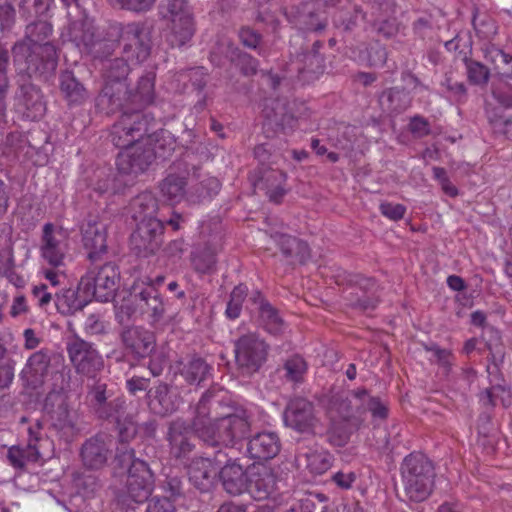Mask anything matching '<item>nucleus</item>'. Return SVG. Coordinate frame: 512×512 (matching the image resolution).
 <instances>
[{"instance_id":"64","label":"nucleus","mask_w":512,"mask_h":512,"mask_svg":"<svg viewBox=\"0 0 512 512\" xmlns=\"http://www.w3.org/2000/svg\"><path fill=\"white\" fill-rule=\"evenodd\" d=\"M238 36L241 43L249 49H256L262 40V35L248 26L241 27Z\"/></svg>"},{"instance_id":"18","label":"nucleus","mask_w":512,"mask_h":512,"mask_svg":"<svg viewBox=\"0 0 512 512\" xmlns=\"http://www.w3.org/2000/svg\"><path fill=\"white\" fill-rule=\"evenodd\" d=\"M288 20L299 30L320 34L328 26L327 16L315 2H302L287 13Z\"/></svg>"},{"instance_id":"9","label":"nucleus","mask_w":512,"mask_h":512,"mask_svg":"<svg viewBox=\"0 0 512 512\" xmlns=\"http://www.w3.org/2000/svg\"><path fill=\"white\" fill-rule=\"evenodd\" d=\"M85 387L86 402L99 419L110 420L125 408L126 401L121 397H113L114 392L108 387L106 378L100 375L87 378Z\"/></svg>"},{"instance_id":"39","label":"nucleus","mask_w":512,"mask_h":512,"mask_svg":"<svg viewBox=\"0 0 512 512\" xmlns=\"http://www.w3.org/2000/svg\"><path fill=\"white\" fill-rule=\"evenodd\" d=\"M361 420L333 418L326 432L327 441L335 447L345 446L351 435L358 430Z\"/></svg>"},{"instance_id":"19","label":"nucleus","mask_w":512,"mask_h":512,"mask_svg":"<svg viewBox=\"0 0 512 512\" xmlns=\"http://www.w3.org/2000/svg\"><path fill=\"white\" fill-rule=\"evenodd\" d=\"M323 47L324 43L316 40L310 47L303 48L296 54L293 65L302 81L309 83L324 73L325 57L320 53Z\"/></svg>"},{"instance_id":"48","label":"nucleus","mask_w":512,"mask_h":512,"mask_svg":"<svg viewBox=\"0 0 512 512\" xmlns=\"http://www.w3.org/2000/svg\"><path fill=\"white\" fill-rule=\"evenodd\" d=\"M116 422V428L118 431L119 441L121 447L117 449L129 448L126 443L130 442L138 433V425L132 414H126V407L123 408L122 412L118 415H113L112 418ZM118 450H116L117 452Z\"/></svg>"},{"instance_id":"56","label":"nucleus","mask_w":512,"mask_h":512,"mask_svg":"<svg viewBox=\"0 0 512 512\" xmlns=\"http://www.w3.org/2000/svg\"><path fill=\"white\" fill-rule=\"evenodd\" d=\"M364 17L362 9L358 6H354L349 9L341 10L334 16V24L338 28H342L344 31L353 30L360 18Z\"/></svg>"},{"instance_id":"47","label":"nucleus","mask_w":512,"mask_h":512,"mask_svg":"<svg viewBox=\"0 0 512 512\" xmlns=\"http://www.w3.org/2000/svg\"><path fill=\"white\" fill-rule=\"evenodd\" d=\"M147 138L150 139V145L153 144V147H151L154 158L156 156L166 159L168 158L176 147V142L172 134L165 129H158L155 128L151 131L150 136Z\"/></svg>"},{"instance_id":"53","label":"nucleus","mask_w":512,"mask_h":512,"mask_svg":"<svg viewBox=\"0 0 512 512\" xmlns=\"http://www.w3.org/2000/svg\"><path fill=\"white\" fill-rule=\"evenodd\" d=\"M191 262L197 272L210 273L216 266V252L210 246H205L192 254Z\"/></svg>"},{"instance_id":"62","label":"nucleus","mask_w":512,"mask_h":512,"mask_svg":"<svg viewBox=\"0 0 512 512\" xmlns=\"http://www.w3.org/2000/svg\"><path fill=\"white\" fill-rule=\"evenodd\" d=\"M162 489L166 494L165 497H168L171 501H175L183 496L182 481L177 476H166V479L162 483Z\"/></svg>"},{"instance_id":"25","label":"nucleus","mask_w":512,"mask_h":512,"mask_svg":"<svg viewBox=\"0 0 512 512\" xmlns=\"http://www.w3.org/2000/svg\"><path fill=\"white\" fill-rule=\"evenodd\" d=\"M192 428L183 419H176L169 423L166 441L168 442L169 453L176 459L188 458L195 449L192 441Z\"/></svg>"},{"instance_id":"49","label":"nucleus","mask_w":512,"mask_h":512,"mask_svg":"<svg viewBox=\"0 0 512 512\" xmlns=\"http://www.w3.org/2000/svg\"><path fill=\"white\" fill-rule=\"evenodd\" d=\"M230 51V63L231 65L239 70V72L246 76H253L257 73L259 68V61L251 56L250 54L238 49L228 46Z\"/></svg>"},{"instance_id":"8","label":"nucleus","mask_w":512,"mask_h":512,"mask_svg":"<svg viewBox=\"0 0 512 512\" xmlns=\"http://www.w3.org/2000/svg\"><path fill=\"white\" fill-rule=\"evenodd\" d=\"M159 14L170 20L171 32L167 37L172 47L186 44L195 32L192 9L187 0H163L159 5Z\"/></svg>"},{"instance_id":"42","label":"nucleus","mask_w":512,"mask_h":512,"mask_svg":"<svg viewBox=\"0 0 512 512\" xmlns=\"http://www.w3.org/2000/svg\"><path fill=\"white\" fill-rule=\"evenodd\" d=\"M59 82L60 91L69 105H80L86 100L87 91L73 72L63 71L59 76Z\"/></svg>"},{"instance_id":"52","label":"nucleus","mask_w":512,"mask_h":512,"mask_svg":"<svg viewBox=\"0 0 512 512\" xmlns=\"http://www.w3.org/2000/svg\"><path fill=\"white\" fill-rule=\"evenodd\" d=\"M468 81L477 86L486 85L490 78V70L483 63L469 57H464Z\"/></svg>"},{"instance_id":"16","label":"nucleus","mask_w":512,"mask_h":512,"mask_svg":"<svg viewBox=\"0 0 512 512\" xmlns=\"http://www.w3.org/2000/svg\"><path fill=\"white\" fill-rule=\"evenodd\" d=\"M189 166L195 169L191 163V154L186 152L184 159L173 162L169 168V173L160 182L159 189L161 195L171 203H179L186 194L187 177L189 175Z\"/></svg>"},{"instance_id":"54","label":"nucleus","mask_w":512,"mask_h":512,"mask_svg":"<svg viewBox=\"0 0 512 512\" xmlns=\"http://www.w3.org/2000/svg\"><path fill=\"white\" fill-rule=\"evenodd\" d=\"M53 32L51 23L47 21H35L26 26L25 38L28 43H45Z\"/></svg>"},{"instance_id":"29","label":"nucleus","mask_w":512,"mask_h":512,"mask_svg":"<svg viewBox=\"0 0 512 512\" xmlns=\"http://www.w3.org/2000/svg\"><path fill=\"white\" fill-rule=\"evenodd\" d=\"M51 358L47 349L34 352L21 371V379L31 389L40 388L48 375Z\"/></svg>"},{"instance_id":"22","label":"nucleus","mask_w":512,"mask_h":512,"mask_svg":"<svg viewBox=\"0 0 512 512\" xmlns=\"http://www.w3.org/2000/svg\"><path fill=\"white\" fill-rule=\"evenodd\" d=\"M283 418L287 427L302 433L312 432L317 423L313 403L301 397L289 401Z\"/></svg>"},{"instance_id":"14","label":"nucleus","mask_w":512,"mask_h":512,"mask_svg":"<svg viewBox=\"0 0 512 512\" xmlns=\"http://www.w3.org/2000/svg\"><path fill=\"white\" fill-rule=\"evenodd\" d=\"M235 361L246 373L257 372L267 360L269 346L255 334H246L235 342Z\"/></svg>"},{"instance_id":"34","label":"nucleus","mask_w":512,"mask_h":512,"mask_svg":"<svg viewBox=\"0 0 512 512\" xmlns=\"http://www.w3.org/2000/svg\"><path fill=\"white\" fill-rule=\"evenodd\" d=\"M92 299L81 285V280L76 288L61 289L54 293V304L59 313L68 316L82 310Z\"/></svg>"},{"instance_id":"5","label":"nucleus","mask_w":512,"mask_h":512,"mask_svg":"<svg viewBox=\"0 0 512 512\" xmlns=\"http://www.w3.org/2000/svg\"><path fill=\"white\" fill-rule=\"evenodd\" d=\"M148 105L137 106L133 103H126L118 111L122 114L118 121L112 126L110 140L114 146L124 148L141 141L144 137L150 136L151 131L156 127L155 118L143 109Z\"/></svg>"},{"instance_id":"2","label":"nucleus","mask_w":512,"mask_h":512,"mask_svg":"<svg viewBox=\"0 0 512 512\" xmlns=\"http://www.w3.org/2000/svg\"><path fill=\"white\" fill-rule=\"evenodd\" d=\"M115 459L120 466L128 469L126 489L116 496V506L125 512H135L136 506L145 503L151 496L154 474L146 461L135 457L132 448L118 449Z\"/></svg>"},{"instance_id":"50","label":"nucleus","mask_w":512,"mask_h":512,"mask_svg":"<svg viewBox=\"0 0 512 512\" xmlns=\"http://www.w3.org/2000/svg\"><path fill=\"white\" fill-rule=\"evenodd\" d=\"M353 397L343 394H335L330 398L329 407L331 411H335L339 418L346 420H361L357 415Z\"/></svg>"},{"instance_id":"46","label":"nucleus","mask_w":512,"mask_h":512,"mask_svg":"<svg viewBox=\"0 0 512 512\" xmlns=\"http://www.w3.org/2000/svg\"><path fill=\"white\" fill-rule=\"evenodd\" d=\"M276 478L270 470L259 472L254 479L249 480L247 491L257 499L262 500L268 498L275 490Z\"/></svg>"},{"instance_id":"57","label":"nucleus","mask_w":512,"mask_h":512,"mask_svg":"<svg viewBox=\"0 0 512 512\" xmlns=\"http://www.w3.org/2000/svg\"><path fill=\"white\" fill-rule=\"evenodd\" d=\"M114 9L125 10L133 13H146L150 11L157 0H106Z\"/></svg>"},{"instance_id":"6","label":"nucleus","mask_w":512,"mask_h":512,"mask_svg":"<svg viewBox=\"0 0 512 512\" xmlns=\"http://www.w3.org/2000/svg\"><path fill=\"white\" fill-rule=\"evenodd\" d=\"M120 271L115 261H91L86 274L81 277V285L88 294L100 302L114 298L119 288Z\"/></svg>"},{"instance_id":"12","label":"nucleus","mask_w":512,"mask_h":512,"mask_svg":"<svg viewBox=\"0 0 512 512\" xmlns=\"http://www.w3.org/2000/svg\"><path fill=\"white\" fill-rule=\"evenodd\" d=\"M253 415L237 402L226 403V450L242 453L251 434Z\"/></svg>"},{"instance_id":"32","label":"nucleus","mask_w":512,"mask_h":512,"mask_svg":"<svg viewBox=\"0 0 512 512\" xmlns=\"http://www.w3.org/2000/svg\"><path fill=\"white\" fill-rule=\"evenodd\" d=\"M147 405L150 411L159 416H167L178 408L176 396L171 391V386L165 382H157L146 393Z\"/></svg>"},{"instance_id":"23","label":"nucleus","mask_w":512,"mask_h":512,"mask_svg":"<svg viewBox=\"0 0 512 512\" xmlns=\"http://www.w3.org/2000/svg\"><path fill=\"white\" fill-rule=\"evenodd\" d=\"M250 466L245 453H236V450L226 451V493L241 495L248 489V476L246 469Z\"/></svg>"},{"instance_id":"45","label":"nucleus","mask_w":512,"mask_h":512,"mask_svg":"<svg viewBox=\"0 0 512 512\" xmlns=\"http://www.w3.org/2000/svg\"><path fill=\"white\" fill-rule=\"evenodd\" d=\"M69 38L78 47H84L90 50L96 42L95 28L93 24L86 20H76L70 24Z\"/></svg>"},{"instance_id":"20","label":"nucleus","mask_w":512,"mask_h":512,"mask_svg":"<svg viewBox=\"0 0 512 512\" xmlns=\"http://www.w3.org/2000/svg\"><path fill=\"white\" fill-rule=\"evenodd\" d=\"M286 179V173L279 167L254 170L250 176L254 188L264 191L269 201L275 204H280L287 193Z\"/></svg>"},{"instance_id":"30","label":"nucleus","mask_w":512,"mask_h":512,"mask_svg":"<svg viewBox=\"0 0 512 512\" xmlns=\"http://www.w3.org/2000/svg\"><path fill=\"white\" fill-rule=\"evenodd\" d=\"M82 241L88 250L90 261L104 260L107 254L105 225L95 220H89L83 224Z\"/></svg>"},{"instance_id":"37","label":"nucleus","mask_w":512,"mask_h":512,"mask_svg":"<svg viewBox=\"0 0 512 512\" xmlns=\"http://www.w3.org/2000/svg\"><path fill=\"white\" fill-rule=\"evenodd\" d=\"M350 396L353 397L359 417L366 412H370L374 419L384 420L388 417L387 405L379 397L371 396L367 389L351 390Z\"/></svg>"},{"instance_id":"15","label":"nucleus","mask_w":512,"mask_h":512,"mask_svg":"<svg viewBox=\"0 0 512 512\" xmlns=\"http://www.w3.org/2000/svg\"><path fill=\"white\" fill-rule=\"evenodd\" d=\"M164 225L161 220H149L137 223L131 234L132 250L140 257L154 255L163 244Z\"/></svg>"},{"instance_id":"60","label":"nucleus","mask_w":512,"mask_h":512,"mask_svg":"<svg viewBox=\"0 0 512 512\" xmlns=\"http://www.w3.org/2000/svg\"><path fill=\"white\" fill-rule=\"evenodd\" d=\"M402 24L396 17H387L376 20L373 23V30L385 39L395 37L401 30Z\"/></svg>"},{"instance_id":"33","label":"nucleus","mask_w":512,"mask_h":512,"mask_svg":"<svg viewBox=\"0 0 512 512\" xmlns=\"http://www.w3.org/2000/svg\"><path fill=\"white\" fill-rule=\"evenodd\" d=\"M271 238L290 264H305L310 259V247L306 241L281 232L271 234Z\"/></svg>"},{"instance_id":"3","label":"nucleus","mask_w":512,"mask_h":512,"mask_svg":"<svg viewBox=\"0 0 512 512\" xmlns=\"http://www.w3.org/2000/svg\"><path fill=\"white\" fill-rule=\"evenodd\" d=\"M402 496L403 501L420 503L429 498L435 486V468L433 462L421 452H412L407 455L401 465Z\"/></svg>"},{"instance_id":"59","label":"nucleus","mask_w":512,"mask_h":512,"mask_svg":"<svg viewBox=\"0 0 512 512\" xmlns=\"http://www.w3.org/2000/svg\"><path fill=\"white\" fill-rule=\"evenodd\" d=\"M472 25L476 34L482 39H491L497 34V26L495 21L489 16L479 19L477 9L473 14Z\"/></svg>"},{"instance_id":"41","label":"nucleus","mask_w":512,"mask_h":512,"mask_svg":"<svg viewBox=\"0 0 512 512\" xmlns=\"http://www.w3.org/2000/svg\"><path fill=\"white\" fill-rule=\"evenodd\" d=\"M139 300L138 306L144 312H150L154 322L160 321L165 313V306L158 290L149 285L134 295Z\"/></svg>"},{"instance_id":"61","label":"nucleus","mask_w":512,"mask_h":512,"mask_svg":"<svg viewBox=\"0 0 512 512\" xmlns=\"http://www.w3.org/2000/svg\"><path fill=\"white\" fill-rule=\"evenodd\" d=\"M286 378L295 382L302 380L307 369V364L300 356H295L286 361L284 364Z\"/></svg>"},{"instance_id":"1","label":"nucleus","mask_w":512,"mask_h":512,"mask_svg":"<svg viewBox=\"0 0 512 512\" xmlns=\"http://www.w3.org/2000/svg\"><path fill=\"white\" fill-rule=\"evenodd\" d=\"M127 57L107 59L103 64L102 75L104 85L95 99V107L98 111L110 115L117 112L126 103L137 106L150 105L154 101L155 73L148 71L138 80L135 90L127 85V77L130 66Z\"/></svg>"},{"instance_id":"10","label":"nucleus","mask_w":512,"mask_h":512,"mask_svg":"<svg viewBox=\"0 0 512 512\" xmlns=\"http://www.w3.org/2000/svg\"><path fill=\"white\" fill-rule=\"evenodd\" d=\"M215 397V392L212 389L207 390L199 400L195 416L191 421V428L193 432L203 440L207 445L212 447L217 446L221 441V422L222 419L217 415L212 418L210 416L211 410L214 406L212 399ZM222 400L215 401V404L220 406Z\"/></svg>"},{"instance_id":"31","label":"nucleus","mask_w":512,"mask_h":512,"mask_svg":"<svg viewBox=\"0 0 512 512\" xmlns=\"http://www.w3.org/2000/svg\"><path fill=\"white\" fill-rule=\"evenodd\" d=\"M224 468L206 458L194 459L189 466V480L201 492H208L215 484L216 476L221 478Z\"/></svg>"},{"instance_id":"44","label":"nucleus","mask_w":512,"mask_h":512,"mask_svg":"<svg viewBox=\"0 0 512 512\" xmlns=\"http://www.w3.org/2000/svg\"><path fill=\"white\" fill-rule=\"evenodd\" d=\"M379 101L384 110L394 114L404 112L411 105L409 92L399 87H391L383 91Z\"/></svg>"},{"instance_id":"21","label":"nucleus","mask_w":512,"mask_h":512,"mask_svg":"<svg viewBox=\"0 0 512 512\" xmlns=\"http://www.w3.org/2000/svg\"><path fill=\"white\" fill-rule=\"evenodd\" d=\"M112 442L111 435L105 433H98L86 439L80 448L84 467L90 470L103 468L111 455Z\"/></svg>"},{"instance_id":"43","label":"nucleus","mask_w":512,"mask_h":512,"mask_svg":"<svg viewBox=\"0 0 512 512\" xmlns=\"http://www.w3.org/2000/svg\"><path fill=\"white\" fill-rule=\"evenodd\" d=\"M279 140L273 139L258 144L254 148V157L258 161V167L255 170H266L269 167H279L283 158L282 149L278 147Z\"/></svg>"},{"instance_id":"38","label":"nucleus","mask_w":512,"mask_h":512,"mask_svg":"<svg viewBox=\"0 0 512 512\" xmlns=\"http://www.w3.org/2000/svg\"><path fill=\"white\" fill-rule=\"evenodd\" d=\"M158 209V199L149 191H144L135 196L129 205L131 217L136 223L158 220L156 217Z\"/></svg>"},{"instance_id":"28","label":"nucleus","mask_w":512,"mask_h":512,"mask_svg":"<svg viewBox=\"0 0 512 512\" xmlns=\"http://www.w3.org/2000/svg\"><path fill=\"white\" fill-rule=\"evenodd\" d=\"M245 447L242 453H245L249 460L267 461L280 452L281 442L275 432H260L249 439Z\"/></svg>"},{"instance_id":"17","label":"nucleus","mask_w":512,"mask_h":512,"mask_svg":"<svg viewBox=\"0 0 512 512\" xmlns=\"http://www.w3.org/2000/svg\"><path fill=\"white\" fill-rule=\"evenodd\" d=\"M68 249V239L65 232L52 223H46L43 226L40 246L43 259L53 267H60L64 265Z\"/></svg>"},{"instance_id":"51","label":"nucleus","mask_w":512,"mask_h":512,"mask_svg":"<svg viewBox=\"0 0 512 512\" xmlns=\"http://www.w3.org/2000/svg\"><path fill=\"white\" fill-rule=\"evenodd\" d=\"M260 320L264 329L272 335H278L283 331L284 322L282 318L268 302H262L260 305Z\"/></svg>"},{"instance_id":"11","label":"nucleus","mask_w":512,"mask_h":512,"mask_svg":"<svg viewBox=\"0 0 512 512\" xmlns=\"http://www.w3.org/2000/svg\"><path fill=\"white\" fill-rule=\"evenodd\" d=\"M66 350L76 373L86 379L98 376L104 370V360L98 350L78 335L68 340Z\"/></svg>"},{"instance_id":"58","label":"nucleus","mask_w":512,"mask_h":512,"mask_svg":"<svg viewBox=\"0 0 512 512\" xmlns=\"http://www.w3.org/2000/svg\"><path fill=\"white\" fill-rule=\"evenodd\" d=\"M248 288L244 284L236 286L230 294V300L226 306V316L235 319L240 315L242 303L247 296Z\"/></svg>"},{"instance_id":"40","label":"nucleus","mask_w":512,"mask_h":512,"mask_svg":"<svg viewBox=\"0 0 512 512\" xmlns=\"http://www.w3.org/2000/svg\"><path fill=\"white\" fill-rule=\"evenodd\" d=\"M298 462H305L306 468L313 475H322L327 472L334 462V456L327 451L309 450L303 452L301 449L296 454Z\"/></svg>"},{"instance_id":"26","label":"nucleus","mask_w":512,"mask_h":512,"mask_svg":"<svg viewBox=\"0 0 512 512\" xmlns=\"http://www.w3.org/2000/svg\"><path fill=\"white\" fill-rule=\"evenodd\" d=\"M120 338L125 350L136 358L149 356L156 345L154 334L141 326L125 327Z\"/></svg>"},{"instance_id":"63","label":"nucleus","mask_w":512,"mask_h":512,"mask_svg":"<svg viewBox=\"0 0 512 512\" xmlns=\"http://www.w3.org/2000/svg\"><path fill=\"white\" fill-rule=\"evenodd\" d=\"M425 350L432 353V355L436 359V362L438 363V365L443 367L446 372L450 371L451 365H452L451 360L453 358L451 351H449L447 349L440 348L436 344L425 345Z\"/></svg>"},{"instance_id":"36","label":"nucleus","mask_w":512,"mask_h":512,"mask_svg":"<svg viewBox=\"0 0 512 512\" xmlns=\"http://www.w3.org/2000/svg\"><path fill=\"white\" fill-rule=\"evenodd\" d=\"M17 100L25 109L28 118L37 120L44 115L46 107L41 91L28 79L19 85Z\"/></svg>"},{"instance_id":"27","label":"nucleus","mask_w":512,"mask_h":512,"mask_svg":"<svg viewBox=\"0 0 512 512\" xmlns=\"http://www.w3.org/2000/svg\"><path fill=\"white\" fill-rule=\"evenodd\" d=\"M126 150L117 157L118 170L123 174H140L145 172L154 160L151 147L134 145L125 147Z\"/></svg>"},{"instance_id":"55","label":"nucleus","mask_w":512,"mask_h":512,"mask_svg":"<svg viewBox=\"0 0 512 512\" xmlns=\"http://www.w3.org/2000/svg\"><path fill=\"white\" fill-rule=\"evenodd\" d=\"M52 2L53 0H19V13L25 20L43 16L50 9Z\"/></svg>"},{"instance_id":"4","label":"nucleus","mask_w":512,"mask_h":512,"mask_svg":"<svg viewBox=\"0 0 512 512\" xmlns=\"http://www.w3.org/2000/svg\"><path fill=\"white\" fill-rule=\"evenodd\" d=\"M59 51L53 41L28 43L20 40L12 47L13 63L19 73L48 80L56 72Z\"/></svg>"},{"instance_id":"24","label":"nucleus","mask_w":512,"mask_h":512,"mask_svg":"<svg viewBox=\"0 0 512 512\" xmlns=\"http://www.w3.org/2000/svg\"><path fill=\"white\" fill-rule=\"evenodd\" d=\"M42 424L37 421L28 428V441L25 447L12 446L8 449L7 459L15 469H24L29 462H37L41 457Z\"/></svg>"},{"instance_id":"13","label":"nucleus","mask_w":512,"mask_h":512,"mask_svg":"<svg viewBox=\"0 0 512 512\" xmlns=\"http://www.w3.org/2000/svg\"><path fill=\"white\" fill-rule=\"evenodd\" d=\"M119 42L123 45V54L136 63L144 62L151 52V39L144 23L132 22L121 25Z\"/></svg>"},{"instance_id":"7","label":"nucleus","mask_w":512,"mask_h":512,"mask_svg":"<svg viewBox=\"0 0 512 512\" xmlns=\"http://www.w3.org/2000/svg\"><path fill=\"white\" fill-rule=\"evenodd\" d=\"M43 411L49 430L61 440L70 443L78 434L76 415L71 411L67 397L63 393L58 391L48 393Z\"/></svg>"},{"instance_id":"35","label":"nucleus","mask_w":512,"mask_h":512,"mask_svg":"<svg viewBox=\"0 0 512 512\" xmlns=\"http://www.w3.org/2000/svg\"><path fill=\"white\" fill-rule=\"evenodd\" d=\"M176 370L187 384L201 386L210 378L213 368L202 357L192 355L177 361Z\"/></svg>"}]
</instances>
